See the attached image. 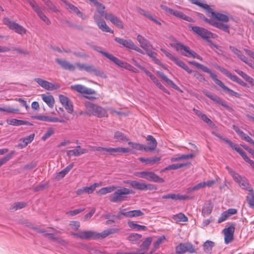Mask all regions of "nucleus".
<instances>
[{
    "label": "nucleus",
    "mask_w": 254,
    "mask_h": 254,
    "mask_svg": "<svg viewBox=\"0 0 254 254\" xmlns=\"http://www.w3.org/2000/svg\"><path fill=\"white\" fill-rule=\"evenodd\" d=\"M119 231V229L118 228H110L104 230L101 233H97L92 231H83L79 233H73L72 235L81 239H98L105 238L108 236L117 233Z\"/></svg>",
    "instance_id": "1"
},
{
    "label": "nucleus",
    "mask_w": 254,
    "mask_h": 254,
    "mask_svg": "<svg viewBox=\"0 0 254 254\" xmlns=\"http://www.w3.org/2000/svg\"><path fill=\"white\" fill-rule=\"evenodd\" d=\"M115 190L109 197L110 201L115 203L122 202L126 199L128 194L134 193L132 190L122 187H116Z\"/></svg>",
    "instance_id": "2"
},
{
    "label": "nucleus",
    "mask_w": 254,
    "mask_h": 254,
    "mask_svg": "<svg viewBox=\"0 0 254 254\" xmlns=\"http://www.w3.org/2000/svg\"><path fill=\"white\" fill-rule=\"evenodd\" d=\"M170 45L172 47L175 48L177 52L185 57L196 58L200 61L203 60L201 56L190 50L189 47L185 46L178 41H175L170 43Z\"/></svg>",
    "instance_id": "3"
},
{
    "label": "nucleus",
    "mask_w": 254,
    "mask_h": 254,
    "mask_svg": "<svg viewBox=\"0 0 254 254\" xmlns=\"http://www.w3.org/2000/svg\"><path fill=\"white\" fill-rule=\"evenodd\" d=\"M84 106L88 111L87 115L95 116L98 118L108 117L107 111L101 106L88 101L85 102Z\"/></svg>",
    "instance_id": "4"
},
{
    "label": "nucleus",
    "mask_w": 254,
    "mask_h": 254,
    "mask_svg": "<svg viewBox=\"0 0 254 254\" xmlns=\"http://www.w3.org/2000/svg\"><path fill=\"white\" fill-rule=\"evenodd\" d=\"M72 90L76 91V92L82 95L83 97L90 100H94L96 98L93 95L96 94V92L94 90L89 88L81 84H75L70 86Z\"/></svg>",
    "instance_id": "5"
},
{
    "label": "nucleus",
    "mask_w": 254,
    "mask_h": 254,
    "mask_svg": "<svg viewBox=\"0 0 254 254\" xmlns=\"http://www.w3.org/2000/svg\"><path fill=\"white\" fill-rule=\"evenodd\" d=\"M125 184L128 185L132 188L141 191L156 190L155 185L151 184H145L135 180H127L124 182Z\"/></svg>",
    "instance_id": "6"
},
{
    "label": "nucleus",
    "mask_w": 254,
    "mask_h": 254,
    "mask_svg": "<svg viewBox=\"0 0 254 254\" xmlns=\"http://www.w3.org/2000/svg\"><path fill=\"white\" fill-rule=\"evenodd\" d=\"M189 27L191 28V30L194 33L199 35L203 39L205 40L209 43L212 44V41L210 40V39L215 38V36L214 34L202 27L198 26H192L191 25H190Z\"/></svg>",
    "instance_id": "7"
},
{
    "label": "nucleus",
    "mask_w": 254,
    "mask_h": 254,
    "mask_svg": "<svg viewBox=\"0 0 254 254\" xmlns=\"http://www.w3.org/2000/svg\"><path fill=\"white\" fill-rule=\"evenodd\" d=\"M134 175L139 178L145 179L149 181H152L156 183H163L164 180L159 177L157 174L153 172H136Z\"/></svg>",
    "instance_id": "8"
},
{
    "label": "nucleus",
    "mask_w": 254,
    "mask_h": 254,
    "mask_svg": "<svg viewBox=\"0 0 254 254\" xmlns=\"http://www.w3.org/2000/svg\"><path fill=\"white\" fill-rule=\"evenodd\" d=\"M3 22L9 29L13 30L18 34L23 35L26 33L27 30L24 27L8 18H3Z\"/></svg>",
    "instance_id": "9"
},
{
    "label": "nucleus",
    "mask_w": 254,
    "mask_h": 254,
    "mask_svg": "<svg viewBox=\"0 0 254 254\" xmlns=\"http://www.w3.org/2000/svg\"><path fill=\"white\" fill-rule=\"evenodd\" d=\"M116 42L119 44L123 46L128 49L134 50L142 54V51L137 46H136L133 42L130 39H124L121 38L116 37L115 39Z\"/></svg>",
    "instance_id": "10"
},
{
    "label": "nucleus",
    "mask_w": 254,
    "mask_h": 254,
    "mask_svg": "<svg viewBox=\"0 0 254 254\" xmlns=\"http://www.w3.org/2000/svg\"><path fill=\"white\" fill-rule=\"evenodd\" d=\"M177 254H182L189 252L190 253H195L196 250L195 247L190 243H180L176 247Z\"/></svg>",
    "instance_id": "11"
},
{
    "label": "nucleus",
    "mask_w": 254,
    "mask_h": 254,
    "mask_svg": "<svg viewBox=\"0 0 254 254\" xmlns=\"http://www.w3.org/2000/svg\"><path fill=\"white\" fill-rule=\"evenodd\" d=\"M34 80L42 88L47 90H53L60 88L58 83H53L40 78H36Z\"/></svg>",
    "instance_id": "12"
},
{
    "label": "nucleus",
    "mask_w": 254,
    "mask_h": 254,
    "mask_svg": "<svg viewBox=\"0 0 254 254\" xmlns=\"http://www.w3.org/2000/svg\"><path fill=\"white\" fill-rule=\"evenodd\" d=\"M234 181L238 184L242 189L247 191H252L253 188L249 180L245 177L239 175L234 179Z\"/></svg>",
    "instance_id": "13"
},
{
    "label": "nucleus",
    "mask_w": 254,
    "mask_h": 254,
    "mask_svg": "<svg viewBox=\"0 0 254 254\" xmlns=\"http://www.w3.org/2000/svg\"><path fill=\"white\" fill-rule=\"evenodd\" d=\"M60 103L64 107L66 111L71 114L73 112V106L71 100L66 96L60 94L59 95Z\"/></svg>",
    "instance_id": "14"
},
{
    "label": "nucleus",
    "mask_w": 254,
    "mask_h": 254,
    "mask_svg": "<svg viewBox=\"0 0 254 254\" xmlns=\"http://www.w3.org/2000/svg\"><path fill=\"white\" fill-rule=\"evenodd\" d=\"M98 52L101 53L103 56H104L105 57H106L107 59L113 62L114 63H115L116 64L118 65L119 67L122 68H125V64H127V62L122 61L120 60L119 59L117 58V57L114 56L113 55L109 54L107 52L103 51H99L98 50H96Z\"/></svg>",
    "instance_id": "15"
},
{
    "label": "nucleus",
    "mask_w": 254,
    "mask_h": 254,
    "mask_svg": "<svg viewBox=\"0 0 254 254\" xmlns=\"http://www.w3.org/2000/svg\"><path fill=\"white\" fill-rule=\"evenodd\" d=\"M235 227L233 225L223 230L224 234V241L226 244L230 243L233 239Z\"/></svg>",
    "instance_id": "16"
},
{
    "label": "nucleus",
    "mask_w": 254,
    "mask_h": 254,
    "mask_svg": "<svg viewBox=\"0 0 254 254\" xmlns=\"http://www.w3.org/2000/svg\"><path fill=\"white\" fill-rule=\"evenodd\" d=\"M99 186V184L95 183L89 187H82L76 190V194L77 195H81L84 193L91 194L94 192L96 188Z\"/></svg>",
    "instance_id": "17"
},
{
    "label": "nucleus",
    "mask_w": 254,
    "mask_h": 254,
    "mask_svg": "<svg viewBox=\"0 0 254 254\" xmlns=\"http://www.w3.org/2000/svg\"><path fill=\"white\" fill-rule=\"evenodd\" d=\"M206 12L207 13H210L215 18L223 22H227L230 19L229 16L227 14L213 11L210 6L206 10Z\"/></svg>",
    "instance_id": "18"
},
{
    "label": "nucleus",
    "mask_w": 254,
    "mask_h": 254,
    "mask_svg": "<svg viewBox=\"0 0 254 254\" xmlns=\"http://www.w3.org/2000/svg\"><path fill=\"white\" fill-rule=\"evenodd\" d=\"M85 71L90 74L103 78L107 77V76L102 70H100L99 68H96L92 65L87 64Z\"/></svg>",
    "instance_id": "19"
},
{
    "label": "nucleus",
    "mask_w": 254,
    "mask_h": 254,
    "mask_svg": "<svg viewBox=\"0 0 254 254\" xmlns=\"http://www.w3.org/2000/svg\"><path fill=\"white\" fill-rule=\"evenodd\" d=\"M129 152H131L132 154H134L135 153L134 151H131L129 148L125 147L107 148L106 152L108 153L109 155H115L117 153H125Z\"/></svg>",
    "instance_id": "20"
},
{
    "label": "nucleus",
    "mask_w": 254,
    "mask_h": 254,
    "mask_svg": "<svg viewBox=\"0 0 254 254\" xmlns=\"http://www.w3.org/2000/svg\"><path fill=\"white\" fill-rule=\"evenodd\" d=\"M106 19L110 20L114 25L120 29L124 28L122 20L112 13H108V15L106 16Z\"/></svg>",
    "instance_id": "21"
},
{
    "label": "nucleus",
    "mask_w": 254,
    "mask_h": 254,
    "mask_svg": "<svg viewBox=\"0 0 254 254\" xmlns=\"http://www.w3.org/2000/svg\"><path fill=\"white\" fill-rule=\"evenodd\" d=\"M56 61L65 70L74 71L75 69V66L74 65L65 60L61 59H56Z\"/></svg>",
    "instance_id": "22"
},
{
    "label": "nucleus",
    "mask_w": 254,
    "mask_h": 254,
    "mask_svg": "<svg viewBox=\"0 0 254 254\" xmlns=\"http://www.w3.org/2000/svg\"><path fill=\"white\" fill-rule=\"evenodd\" d=\"M146 140L148 141L149 146L147 147L145 145V151H152L155 150L157 145V142L155 138L152 135H149L146 137Z\"/></svg>",
    "instance_id": "23"
},
{
    "label": "nucleus",
    "mask_w": 254,
    "mask_h": 254,
    "mask_svg": "<svg viewBox=\"0 0 254 254\" xmlns=\"http://www.w3.org/2000/svg\"><path fill=\"white\" fill-rule=\"evenodd\" d=\"M204 20L207 22L210 23L213 26L222 30V31L227 32V33H230L229 26L227 24L223 23L221 22H214L211 23L209 20L207 18H205Z\"/></svg>",
    "instance_id": "24"
},
{
    "label": "nucleus",
    "mask_w": 254,
    "mask_h": 254,
    "mask_svg": "<svg viewBox=\"0 0 254 254\" xmlns=\"http://www.w3.org/2000/svg\"><path fill=\"white\" fill-rule=\"evenodd\" d=\"M136 39L139 42L141 47L145 50H150V49L151 48L152 46L149 41L141 35H138Z\"/></svg>",
    "instance_id": "25"
},
{
    "label": "nucleus",
    "mask_w": 254,
    "mask_h": 254,
    "mask_svg": "<svg viewBox=\"0 0 254 254\" xmlns=\"http://www.w3.org/2000/svg\"><path fill=\"white\" fill-rule=\"evenodd\" d=\"M138 160L146 165H153L155 164H158L161 160L160 157H154L145 158L143 157H140Z\"/></svg>",
    "instance_id": "26"
},
{
    "label": "nucleus",
    "mask_w": 254,
    "mask_h": 254,
    "mask_svg": "<svg viewBox=\"0 0 254 254\" xmlns=\"http://www.w3.org/2000/svg\"><path fill=\"white\" fill-rule=\"evenodd\" d=\"M64 4L67 6V8L76 13L78 16L82 19H85L86 17L84 13L80 11L76 6L70 3L68 1L64 2Z\"/></svg>",
    "instance_id": "27"
},
{
    "label": "nucleus",
    "mask_w": 254,
    "mask_h": 254,
    "mask_svg": "<svg viewBox=\"0 0 254 254\" xmlns=\"http://www.w3.org/2000/svg\"><path fill=\"white\" fill-rule=\"evenodd\" d=\"M157 74L159 75L161 79L164 81L168 85L171 86L172 87L175 89H177L178 87L177 85L171 79H169L165 74L160 71H157Z\"/></svg>",
    "instance_id": "28"
},
{
    "label": "nucleus",
    "mask_w": 254,
    "mask_h": 254,
    "mask_svg": "<svg viewBox=\"0 0 254 254\" xmlns=\"http://www.w3.org/2000/svg\"><path fill=\"white\" fill-rule=\"evenodd\" d=\"M121 214L127 217L131 218L142 216L144 213L140 210H133L127 212H121Z\"/></svg>",
    "instance_id": "29"
},
{
    "label": "nucleus",
    "mask_w": 254,
    "mask_h": 254,
    "mask_svg": "<svg viewBox=\"0 0 254 254\" xmlns=\"http://www.w3.org/2000/svg\"><path fill=\"white\" fill-rule=\"evenodd\" d=\"M73 166H74L73 163L70 164L69 165L66 166L63 170H62L61 171L59 172L57 174L55 179L57 181H59L61 179L63 178L70 171V170L72 168Z\"/></svg>",
    "instance_id": "30"
},
{
    "label": "nucleus",
    "mask_w": 254,
    "mask_h": 254,
    "mask_svg": "<svg viewBox=\"0 0 254 254\" xmlns=\"http://www.w3.org/2000/svg\"><path fill=\"white\" fill-rule=\"evenodd\" d=\"M114 137L116 140V141L119 142L120 143H125L128 141L129 140V138L127 136V135L123 132L119 131L115 132Z\"/></svg>",
    "instance_id": "31"
},
{
    "label": "nucleus",
    "mask_w": 254,
    "mask_h": 254,
    "mask_svg": "<svg viewBox=\"0 0 254 254\" xmlns=\"http://www.w3.org/2000/svg\"><path fill=\"white\" fill-rule=\"evenodd\" d=\"M35 136L34 133H32L29 135L26 136L20 139V143L18 144V146L23 148L26 147L29 143H31L34 139Z\"/></svg>",
    "instance_id": "32"
},
{
    "label": "nucleus",
    "mask_w": 254,
    "mask_h": 254,
    "mask_svg": "<svg viewBox=\"0 0 254 254\" xmlns=\"http://www.w3.org/2000/svg\"><path fill=\"white\" fill-rule=\"evenodd\" d=\"M34 11L36 13L38 17L44 22L47 25L51 24V21L47 16L43 12L41 8L39 6L35 9Z\"/></svg>",
    "instance_id": "33"
},
{
    "label": "nucleus",
    "mask_w": 254,
    "mask_h": 254,
    "mask_svg": "<svg viewBox=\"0 0 254 254\" xmlns=\"http://www.w3.org/2000/svg\"><path fill=\"white\" fill-rule=\"evenodd\" d=\"M171 14L173 15L178 18L185 20L187 21L193 22V19L192 18L184 14L182 12L180 11L173 9Z\"/></svg>",
    "instance_id": "34"
},
{
    "label": "nucleus",
    "mask_w": 254,
    "mask_h": 254,
    "mask_svg": "<svg viewBox=\"0 0 254 254\" xmlns=\"http://www.w3.org/2000/svg\"><path fill=\"white\" fill-rule=\"evenodd\" d=\"M7 123L9 125H12V126H20V125H27V126H32V124L30 123V122L26 121H23V120H17L15 119H10L9 120H7Z\"/></svg>",
    "instance_id": "35"
},
{
    "label": "nucleus",
    "mask_w": 254,
    "mask_h": 254,
    "mask_svg": "<svg viewBox=\"0 0 254 254\" xmlns=\"http://www.w3.org/2000/svg\"><path fill=\"white\" fill-rule=\"evenodd\" d=\"M42 99L44 102L50 108H52L54 106L55 103V100L54 97L51 95H41Z\"/></svg>",
    "instance_id": "36"
},
{
    "label": "nucleus",
    "mask_w": 254,
    "mask_h": 254,
    "mask_svg": "<svg viewBox=\"0 0 254 254\" xmlns=\"http://www.w3.org/2000/svg\"><path fill=\"white\" fill-rule=\"evenodd\" d=\"M213 206L209 202H205L202 208V215L204 216L209 215L212 212Z\"/></svg>",
    "instance_id": "37"
},
{
    "label": "nucleus",
    "mask_w": 254,
    "mask_h": 254,
    "mask_svg": "<svg viewBox=\"0 0 254 254\" xmlns=\"http://www.w3.org/2000/svg\"><path fill=\"white\" fill-rule=\"evenodd\" d=\"M98 28L102 31L109 32L111 34L114 33L113 30H111L106 24L104 19L96 23Z\"/></svg>",
    "instance_id": "38"
},
{
    "label": "nucleus",
    "mask_w": 254,
    "mask_h": 254,
    "mask_svg": "<svg viewBox=\"0 0 254 254\" xmlns=\"http://www.w3.org/2000/svg\"><path fill=\"white\" fill-rule=\"evenodd\" d=\"M230 49L232 52L239 58L240 60L243 62H246V60L248 59L245 55H244L242 52L233 46H230Z\"/></svg>",
    "instance_id": "39"
},
{
    "label": "nucleus",
    "mask_w": 254,
    "mask_h": 254,
    "mask_svg": "<svg viewBox=\"0 0 254 254\" xmlns=\"http://www.w3.org/2000/svg\"><path fill=\"white\" fill-rule=\"evenodd\" d=\"M128 225L129 228H130L132 229L136 230H141L143 231H145L147 230V228L145 226L137 224L133 221H129L128 222Z\"/></svg>",
    "instance_id": "40"
},
{
    "label": "nucleus",
    "mask_w": 254,
    "mask_h": 254,
    "mask_svg": "<svg viewBox=\"0 0 254 254\" xmlns=\"http://www.w3.org/2000/svg\"><path fill=\"white\" fill-rule=\"evenodd\" d=\"M116 189V186H112L110 187L102 188L98 190V193L101 195H104L108 193L113 192Z\"/></svg>",
    "instance_id": "41"
},
{
    "label": "nucleus",
    "mask_w": 254,
    "mask_h": 254,
    "mask_svg": "<svg viewBox=\"0 0 254 254\" xmlns=\"http://www.w3.org/2000/svg\"><path fill=\"white\" fill-rule=\"evenodd\" d=\"M150 79L160 89L162 90L165 93H166L168 94H170L169 91L162 85V84L159 82L158 79L154 75H153L151 77Z\"/></svg>",
    "instance_id": "42"
},
{
    "label": "nucleus",
    "mask_w": 254,
    "mask_h": 254,
    "mask_svg": "<svg viewBox=\"0 0 254 254\" xmlns=\"http://www.w3.org/2000/svg\"><path fill=\"white\" fill-rule=\"evenodd\" d=\"M72 152V155L74 156H79L81 154H84L87 152V149L81 148L80 146H77L76 147L71 150Z\"/></svg>",
    "instance_id": "43"
},
{
    "label": "nucleus",
    "mask_w": 254,
    "mask_h": 254,
    "mask_svg": "<svg viewBox=\"0 0 254 254\" xmlns=\"http://www.w3.org/2000/svg\"><path fill=\"white\" fill-rule=\"evenodd\" d=\"M249 193L247 196V201L250 206L254 208V191L253 189L252 191H248Z\"/></svg>",
    "instance_id": "44"
},
{
    "label": "nucleus",
    "mask_w": 254,
    "mask_h": 254,
    "mask_svg": "<svg viewBox=\"0 0 254 254\" xmlns=\"http://www.w3.org/2000/svg\"><path fill=\"white\" fill-rule=\"evenodd\" d=\"M0 111L3 112L6 114L19 113V110L18 109L12 108L9 106H5L0 107Z\"/></svg>",
    "instance_id": "45"
},
{
    "label": "nucleus",
    "mask_w": 254,
    "mask_h": 254,
    "mask_svg": "<svg viewBox=\"0 0 254 254\" xmlns=\"http://www.w3.org/2000/svg\"><path fill=\"white\" fill-rule=\"evenodd\" d=\"M188 164H189V163H180L176 164H172L165 167L162 171H166L171 170H177L182 167L186 166L187 165H188Z\"/></svg>",
    "instance_id": "46"
},
{
    "label": "nucleus",
    "mask_w": 254,
    "mask_h": 254,
    "mask_svg": "<svg viewBox=\"0 0 254 254\" xmlns=\"http://www.w3.org/2000/svg\"><path fill=\"white\" fill-rule=\"evenodd\" d=\"M214 246V243L207 240L203 245V249L207 253H210L212 248Z\"/></svg>",
    "instance_id": "47"
},
{
    "label": "nucleus",
    "mask_w": 254,
    "mask_h": 254,
    "mask_svg": "<svg viewBox=\"0 0 254 254\" xmlns=\"http://www.w3.org/2000/svg\"><path fill=\"white\" fill-rule=\"evenodd\" d=\"M128 144L133 149L136 150H144L145 145L139 143L128 141Z\"/></svg>",
    "instance_id": "48"
},
{
    "label": "nucleus",
    "mask_w": 254,
    "mask_h": 254,
    "mask_svg": "<svg viewBox=\"0 0 254 254\" xmlns=\"http://www.w3.org/2000/svg\"><path fill=\"white\" fill-rule=\"evenodd\" d=\"M152 242V239L151 238H147L145 241H143L142 244L140 245V248L141 250L145 252L146 251Z\"/></svg>",
    "instance_id": "49"
},
{
    "label": "nucleus",
    "mask_w": 254,
    "mask_h": 254,
    "mask_svg": "<svg viewBox=\"0 0 254 254\" xmlns=\"http://www.w3.org/2000/svg\"><path fill=\"white\" fill-rule=\"evenodd\" d=\"M221 88L226 91L230 96H235L237 98H240L241 96V95L239 93L230 89L227 86L225 85L224 84L221 86Z\"/></svg>",
    "instance_id": "50"
},
{
    "label": "nucleus",
    "mask_w": 254,
    "mask_h": 254,
    "mask_svg": "<svg viewBox=\"0 0 254 254\" xmlns=\"http://www.w3.org/2000/svg\"><path fill=\"white\" fill-rule=\"evenodd\" d=\"M203 93L206 97H207L208 98H209V99L213 100L214 102L216 103L218 101V99L220 98L216 95L207 90H203Z\"/></svg>",
    "instance_id": "51"
},
{
    "label": "nucleus",
    "mask_w": 254,
    "mask_h": 254,
    "mask_svg": "<svg viewBox=\"0 0 254 254\" xmlns=\"http://www.w3.org/2000/svg\"><path fill=\"white\" fill-rule=\"evenodd\" d=\"M141 238V235L136 234L132 233L130 234L127 237V239L130 242L132 243H136L139 241Z\"/></svg>",
    "instance_id": "52"
},
{
    "label": "nucleus",
    "mask_w": 254,
    "mask_h": 254,
    "mask_svg": "<svg viewBox=\"0 0 254 254\" xmlns=\"http://www.w3.org/2000/svg\"><path fill=\"white\" fill-rule=\"evenodd\" d=\"M174 220L179 222H186L188 221V218L183 213H179L173 216Z\"/></svg>",
    "instance_id": "53"
},
{
    "label": "nucleus",
    "mask_w": 254,
    "mask_h": 254,
    "mask_svg": "<svg viewBox=\"0 0 254 254\" xmlns=\"http://www.w3.org/2000/svg\"><path fill=\"white\" fill-rule=\"evenodd\" d=\"M190 0L192 3L199 6V7L202 8L206 11L207 10L208 8H209V6L206 3H204L202 2H201L200 0Z\"/></svg>",
    "instance_id": "54"
},
{
    "label": "nucleus",
    "mask_w": 254,
    "mask_h": 254,
    "mask_svg": "<svg viewBox=\"0 0 254 254\" xmlns=\"http://www.w3.org/2000/svg\"><path fill=\"white\" fill-rule=\"evenodd\" d=\"M208 74H209L210 76L214 80L215 83L217 85L219 86L220 87H221V86L224 84V83L221 80L217 78V75L212 70H211L210 72H209Z\"/></svg>",
    "instance_id": "55"
},
{
    "label": "nucleus",
    "mask_w": 254,
    "mask_h": 254,
    "mask_svg": "<svg viewBox=\"0 0 254 254\" xmlns=\"http://www.w3.org/2000/svg\"><path fill=\"white\" fill-rule=\"evenodd\" d=\"M235 71L249 83H250L252 81L253 78L249 76L244 72L240 70L239 69H235Z\"/></svg>",
    "instance_id": "56"
},
{
    "label": "nucleus",
    "mask_w": 254,
    "mask_h": 254,
    "mask_svg": "<svg viewBox=\"0 0 254 254\" xmlns=\"http://www.w3.org/2000/svg\"><path fill=\"white\" fill-rule=\"evenodd\" d=\"M94 6L97 8V10L95 12H98L99 14H108V13L105 11V6L102 3L99 2V5H95Z\"/></svg>",
    "instance_id": "57"
},
{
    "label": "nucleus",
    "mask_w": 254,
    "mask_h": 254,
    "mask_svg": "<svg viewBox=\"0 0 254 254\" xmlns=\"http://www.w3.org/2000/svg\"><path fill=\"white\" fill-rule=\"evenodd\" d=\"M230 79L233 81L236 82L242 86L245 87L247 86V84L245 82H244L242 80H241L240 78L234 74H232Z\"/></svg>",
    "instance_id": "58"
},
{
    "label": "nucleus",
    "mask_w": 254,
    "mask_h": 254,
    "mask_svg": "<svg viewBox=\"0 0 254 254\" xmlns=\"http://www.w3.org/2000/svg\"><path fill=\"white\" fill-rule=\"evenodd\" d=\"M200 119L203 120L205 123H206L209 127H215V124L212 122V121L207 117V116L205 114H203Z\"/></svg>",
    "instance_id": "59"
},
{
    "label": "nucleus",
    "mask_w": 254,
    "mask_h": 254,
    "mask_svg": "<svg viewBox=\"0 0 254 254\" xmlns=\"http://www.w3.org/2000/svg\"><path fill=\"white\" fill-rule=\"evenodd\" d=\"M26 205L25 202H18L13 204L12 207L11 208V210H17L24 208Z\"/></svg>",
    "instance_id": "60"
},
{
    "label": "nucleus",
    "mask_w": 254,
    "mask_h": 254,
    "mask_svg": "<svg viewBox=\"0 0 254 254\" xmlns=\"http://www.w3.org/2000/svg\"><path fill=\"white\" fill-rule=\"evenodd\" d=\"M107 15H108V14H99L98 12H94V15H93V19L95 22V23L98 22L103 19H102V17H104L106 18V16Z\"/></svg>",
    "instance_id": "61"
},
{
    "label": "nucleus",
    "mask_w": 254,
    "mask_h": 254,
    "mask_svg": "<svg viewBox=\"0 0 254 254\" xmlns=\"http://www.w3.org/2000/svg\"><path fill=\"white\" fill-rule=\"evenodd\" d=\"M216 103L221 105L222 106H223L228 110L230 111L232 110V108L228 104L227 102L221 99L220 98H219Z\"/></svg>",
    "instance_id": "62"
},
{
    "label": "nucleus",
    "mask_w": 254,
    "mask_h": 254,
    "mask_svg": "<svg viewBox=\"0 0 254 254\" xmlns=\"http://www.w3.org/2000/svg\"><path fill=\"white\" fill-rule=\"evenodd\" d=\"M161 51L164 53L167 57H168L170 60L175 62L176 60L177 59V57H175L174 55L171 54L170 52L167 51L165 50L161 49Z\"/></svg>",
    "instance_id": "63"
},
{
    "label": "nucleus",
    "mask_w": 254,
    "mask_h": 254,
    "mask_svg": "<svg viewBox=\"0 0 254 254\" xmlns=\"http://www.w3.org/2000/svg\"><path fill=\"white\" fill-rule=\"evenodd\" d=\"M193 75L200 82H203L205 81V79L202 75L197 71L193 72Z\"/></svg>",
    "instance_id": "64"
}]
</instances>
